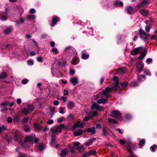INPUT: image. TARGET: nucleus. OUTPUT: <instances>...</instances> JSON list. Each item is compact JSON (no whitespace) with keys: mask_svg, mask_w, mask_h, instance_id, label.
<instances>
[{"mask_svg":"<svg viewBox=\"0 0 157 157\" xmlns=\"http://www.w3.org/2000/svg\"><path fill=\"white\" fill-rule=\"evenodd\" d=\"M143 78L144 80L145 79V76L144 75H142L138 77V80L140 81L141 80V78Z\"/></svg>","mask_w":157,"mask_h":157,"instance_id":"603ef678","label":"nucleus"},{"mask_svg":"<svg viewBox=\"0 0 157 157\" xmlns=\"http://www.w3.org/2000/svg\"><path fill=\"white\" fill-rule=\"evenodd\" d=\"M7 18L6 14L3 12H0V19L2 21H5Z\"/></svg>","mask_w":157,"mask_h":157,"instance_id":"f8f14e48","label":"nucleus"},{"mask_svg":"<svg viewBox=\"0 0 157 157\" xmlns=\"http://www.w3.org/2000/svg\"><path fill=\"white\" fill-rule=\"evenodd\" d=\"M24 19L22 18L21 17L19 20H18L15 22L16 24L17 25H19L21 24L24 22Z\"/></svg>","mask_w":157,"mask_h":157,"instance_id":"5701e85b","label":"nucleus"},{"mask_svg":"<svg viewBox=\"0 0 157 157\" xmlns=\"http://www.w3.org/2000/svg\"><path fill=\"white\" fill-rule=\"evenodd\" d=\"M2 105L3 106H6L7 105H9L10 106H11L14 105V102L13 101H12L11 103H10L9 102L6 101L2 103Z\"/></svg>","mask_w":157,"mask_h":157,"instance_id":"4be33fe9","label":"nucleus"},{"mask_svg":"<svg viewBox=\"0 0 157 157\" xmlns=\"http://www.w3.org/2000/svg\"><path fill=\"white\" fill-rule=\"evenodd\" d=\"M28 82V80L27 79H24L22 81V83L23 84H25Z\"/></svg>","mask_w":157,"mask_h":157,"instance_id":"49530a36","label":"nucleus"},{"mask_svg":"<svg viewBox=\"0 0 157 157\" xmlns=\"http://www.w3.org/2000/svg\"><path fill=\"white\" fill-rule=\"evenodd\" d=\"M7 76V74L5 72H2L0 74V78L1 79H4Z\"/></svg>","mask_w":157,"mask_h":157,"instance_id":"c85d7f7f","label":"nucleus"},{"mask_svg":"<svg viewBox=\"0 0 157 157\" xmlns=\"http://www.w3.org/2000/svg\"><path fill=\"white\" fill-rule=\"evenodd\" d=\"M52 52L55 53V54H57L58 53V49L56 48H54L52 49Z\"/></svg>","mask_w":157,"mask_h":157,"instance_id":"58836bf2","label":"nucleus"},{"mask_svg":"<svg viewBox=\"0 0 157 157\" xmlns=\"http://www.w3.org/2000/svg\"><path fill=\"white\" fill-rule=\"evenodd\" d=\"M90 155L88 153V152L84 153L82 155V157H87L88 156H89Z\"/></svg>","mask_w":157,"mask_h":157,"instance_id":"0e129e2a","label":"nucleus"},{"mask_svg":"<svg viewBox=\"0 0 157 157\" xmlns=\"http://www.w3.org/2000/svg\"><path fill=\"white\" fill-rule=\"evenodd\" d=\"M19 134L18 132L17 131H16L15 133L14 134V136L13 138L16 141H17L18 140L19 138Z\"/></svg>","mask_w":157,"mask_h":157,"instance_id":"bb28decb","label":"nucleus"},{"mask_svg":"<svg viewBox=\"0 0 157 157\" xmlns=\"http://www.w3.org/2000/svg\"><path fill=\"white\" fill-rule=\"evenodd\" d=\"M144 72L145 74L148 75H151V73L148 70L145 69Z\"/></svg>","mask_w":157,"mask_h":157,"instance_id":"37998d69","label":"nucleus"},{"mask_svg":"<svg viewBox=\"0 0 157 157\" xmlns=\"http://www.w3.org/2000/svg\"><path fill=\"white\" fill-rule=\"evenodd\" d=\"M54 123V121L52 120H49L47 122V123L48 124H52Z\"/></svg>","mask_w":157,"mask_h":157,"instance_id":"13d9d810","label":"nucleus"},{"mask_svg":"<svg viewBox=\"0 0 157 157\" xmlns=\"http://www.w3.org/2000/svg\"><path fill=\"white\" fill-rule=\"evenodd\" d=\"M67 97H64L63 96H62L60 98V100H61L63 101V102H65L66 101V99H67Z\"/></svg>","mask_w":157,"mask_h":157,"instance_id":"8fccbe9b","label":"nucleus"},{"mask_svg":"<svg viewBox=\"0 0 157 157\" xmlns=\"http://www.w3.org/2000/svg\"><path fill=\"white\" fill-rule=\"evenodd\" d=\"M106 129H107V127H106L105 128L104 127V128H102V135L103 136H106L107 133V131H106Z\"/></svg>","mask_w":157,"mask_h":157,"instance_id":"2f4dec72","label":"nucleus"},{"mask_svg":"<svg viewBox=\"0 0 157 157\" xmlns=\"http://www.w3.org/2000/svg\"><path fill=\"white\" fill-rule=\"evenodd\" d=\"M121 113L119 111L114 110L111 113L110 116L116 118L120 117L121 116Z\"/></svg>","mask_w":157,"mask_h":157,"instance_id":"6e6552de","label":"nucleus"},{"mask_svg":"<svg viewBox=\"0 0 157 157\" xmlns=\"http://www.w3.org/2000/svg\"><path fill=\"white\" fill-rule=\"evenodd\" d=\"M96 127L97 129H100L101 128V125L100 124L98 123L96 125Z\"/></svg>","mask_w":157,"mask_h":157,"instance_id":"69168bd1","label":"nucleus"},{"mask_svg":"<svg viewBox=\"0 0 157 157\" xmlns=\"http://www.w3.org/2000/svg\"><path fill=\"white\" fill-rule=\"evenodd\" d=\"M27 107L28 108L23 107L21 109V111L23 114L26 115L34 110V106L31 104L28 105Z\"/></svg>","mask_w":157,"mask_h":157,"instance_id":"f03ea898","label":"nucleus"},{"mask_svg":"<svg viewBox=\"0 0 157 157\" xmlns=\"http://www.w3.org/2000/svg\"><path fill=\"white\" fill-rule=\"evenodd\" d=\"M140 12V14L144 16L147 15L148 14V12L144 9H141Z\"/></svg>","mask_w":157,"mask_h":157,"instance_id":"393cba45","label":"nucleus"},{"mask_svg":"<svg viewBox=\"0 0 157 157\" xmlns=\"http://www.w3.org/2000/svg\"><path fill=\"white\" fill-rule=\"evenodd\" d=\"M78 82V78L77 77H74L70 79V82L74 85L77 84Z\"/></svg>","mask_w":157,"mask_h":157,"instance_id":"4468645a","label":"nucleus"},{"mask_svg":"<svg viewBox=\"0 0 157 157\" xmlns=\"http://www.w3.org/2000/svg\"><path fill=\"white\" fill-rule=\"evenodd\" d=\"M147 3L144 1L142 2H141L138 5L137 7L138 8H142L145 6L147 5Z\"/></svg>","mask_w":157,"mask_h":157,"instance_id":"412c9836","label":"nucleus"},{"mask_svg":"<svg viewBox=\"0 0 157 157\" xmlns=\"http://www.w3.org/2000/svg\"><path fill=\"white\" fill-rule=\"evenodd\" d=\"M85 52L84 51L82 53V57L83 59H86L89 58V55L88 54H85L83 52Z\"/></svg>","mask_w":157,"mask_h":157,"instance_id":"c756f323","label":"nucleus"},{"mask_svg":"<svg viewBox=\"0 0 157 157\" xmlns=\"http://www.w3.org/2000/svg\"><path fill=\"white\" fill-rule=\"evenodd\" d=\"M125 70L124 68H121L117 70V74H121L122 73H125Z\"/></svg>","mask_w":157,"mask_h":157,"instance_id":"a878e982","label":"nucleus"},{"mask_svg":"<svg viewBox=\"0 0 157 157\" xmlns=\"http://www.w3.org/2000/svg\"><path fill=\"white\" fill-rule=\"evenodd\" d=\"M27 17L28 20H34L35 18V16L34 15H29L27 16Z\"/></svg>","mask_w":157,"mask_h":157,"instance_id":"7c9ffc66","label":"nucleus"},{"mask_svg":"<svg viewBox=\"0 0 157 157\" xmlns=\"http://www.w3.org/2000/svg\"><path fill=\"white\" fill-rule=\"evenodd\" d=\"M83 133V131L81 129L76 130L74 133V135L75 136H78L81 135Z\"/></svg>","mask_w":157,"mask_h":157,"instance_id":"ddd939ff","label":"nucleus"},{"mask_svg":"<svg viewBox=\"0 0 157 157\" xmlns=\"http://www.w3.org/2000/svg\"><path fill=\"white\" fill-rule=\"evenodd\" d=\"M139 32L140 38L144 40H146L147 37L146 33L144 30L141 29H140Z\"/></svg>","mask_w":157,"mask_h":157,"instance_id":"423d86ee","label":"nucleus"},{"mask_svg":"<svg viewBox=\"0 0 157 157\" xmlns=\"http://www.w3.org/2000/svg\"><path fill=\"white\" fill-rule=\"evenodd\" d=\"M90 119V117L88 116L85 117L83 118V120L84 121H87Z\"/></svg>","mask_w":157,"mask_h":157,"instance_id":"774afa93","label":"nucleus"},{"mask_svg":"<svg viewBox=\"0 0 157 157\" xmlns=\"http://www.w3.org/2000/svg\"><path fill=\"white\" fill-rule=\"evenodd\" d=\"M145 54L144 53L142 54L139 57V59H143L145 56Z\"/></svg>","mask_w":157,"mask_h":157,"instance_id":"338daca9","label":"nucleus"},{"mask_svg":"<svg viewBox=\"0 0 157 157\" xmlns=\"http://www.w3.org/2000/svg\"><path fill=\"white\" fill-rule=\"evenodd\" d=\"M37 61L39 62H42L43 61V58L41 56H39L37 58Z\"/></svg>","mask_w":157,"mask_h":157,"instance_id":"79ce46f5","label":"nucleus"},{"mask_svg":"<svg viewBox=\"0 0 157 157\" xmlns=\"http://www.w3.org/2000/svg\"><path fill=\"white\" fill-rule=\"evenodd\" d=\"M133 10V8L131 6H129L126 8V11L129 14H131V13Z\"/></svg>","mask_w":157,"mask_h":157,"instance_id":"b1692460","label":"nucleus"},{"mask_svg":"<svg viewBox=\"0 0 157 157\" xmlns=\"http://www.w3.org/2000/svg\"><path fill=\"white\" fill-rule=\"evenodd\" d=\"M85 124V123L83 122H80L78 121H77L74 125L72 129L73 130H75L77 128H82V127L83 125Z\"/></svg>","mask_w":157,"mask_h":157,"instance_id":"0eeeda50","label":"nucleus"},{"mask_svg":"<svg viewBox=\"0 0 157 157\" xmlns=\"http://www.w3.org/2000/svg\"><path fill=\"white\" fill-rule=\"evenodd\" d=\"M108 121L109 123L113 122L114 124H116L117 123V121H116L111 119L109 118Z\"/></svg>","mask_w":157,"mask_h":157,"instance_id":"c03bdc74","label":"nucleus"},{"mask_svg":"<svg viewBox=\"0 0 157 157\" xmlns=\"http://www.w3.org/2000/svg\"><path fill=\"white\" fill-rule=\"evenodd\" d=\"M64 119V117H61L57 119V121L58 122H62Z\"/></svg>","mask_w":157,"mask_h":157,"instance_id":"de8ad7c7","label":"nucleus"},{"mask_svg":"<svg viewBox=\"0 0 157 157\" xmlns=\"http://www.w3.org/2000/svg\"><path fill=\"white\" fill-rule=\"evenodd\" d=\"M113 80L115 82L112 85V88L115 90H117V88L118 87L119 78L117 76H114L113 78Z\"/></svg>","mask_w":157,"mask_h":157,"instance_id":"39448f33","label":"nucleus"},{"mask_svg":"<svg viewBox=\"0 0 157 157\" xmlns=\"http://www.w3.org/2000/svg\"><path fill=\"white\" fill-rule=\"evenodd\" d=\"M127 150L130 153V155L131 156H132V154L131 152V149L129 146H128L127 147Z\"/></svg>","mask_w":157,"mask_h":157,"instance_id":"864d4df0","label":"nucleus"},{"mask_svg":"<svg viewBox=\"0 0 157 157\" xmlns=\"http://www.w3.org/2000/svg\"><path fill=\"white\" fill-rule=\"evenodd\" d=\"M34 127L36 130H39L40 128L41 127L39 124L36 123H34Z\"/></svg>","mask_w":157,"mask_h":157,"instance_id":"c9c22d12","label":"nucleus"},{"mask_svg":"<svg viewBox=\"0 0 157 157\" xmlns=\"http://www.w3.org/2000/svg\"><path fill=\"white\" fill-rule=\"evenodd\" d=\"M128 83L127 82H123L121 84V86L123 88L125 87L128 86Z\"/></svg>","mask_w":157,"mask_h":157,"instance_id":"e433bc0d","label":"nucleus"},{"mask_svg":"<svg viewBox=\"0 0 157 157\" xmlns=\"http://www.w3.org/2000/svg\"><path fill=\"white\" fill-rule=\"evenodd\" d=\"M116 2L117 5H120L121 6H122L123 5V3L122 2H120V1H117Z\"/></svg>","mask_w":157,"mask_h":157,"instance_id":"6e6d98bb","label":"nucleus"},{"mask_svg":"<svg viewBox=\"0 0 157 157\" xmlns=\"http://www.w3.org/2000/svg\"><path fill=\"white\" fill-rule=\"evenodd\" d=\"M28 119L29 118L27 117H24L22 121L23 123H26L28 121Z\"/></svg>","mask_w":157,"mask_h":157,"instance_id":"4d7b16f0","label":"nucleus"},{"mask_svg":"<svg viewBox=\"0 0 157 157\" xmlns=\"http://www.w3.org/2000/svg\"><path fill=\"white\" fill-rule=\"evenodd\" d=\"M38 148L40 151H42L44 148V145L43 144H40L38 146Z\"/></svg>","mask_w":157,"mask_h":157,"instance_id":"f704fd0d","label":"nucleus"},{"mask_svg":"<svg viewBox=\"0 0 157 157\" xmlns=\"http://www.w3.org/2000/svg\"><path fill=\"white\" fill-rule=\"evenodd\" d=\"M157 147V146L154 144L151 147V149L152 151H155V148Z\"/></svg>","mask_w":157,"mask_h":157,"instance_id":"3c124183","label":"nucleus"},{"mask_svg":"<svg viewBox=\"0 0 157 157\" xmlns=\"http://www.w3.org/2000/svg\"><path fill=\"white\" fill-rule=\"evenodd\" d=\"M152 61V59L151 58H149L147 59L146 60V62L147 63H150Z\"/></svg>","mask_w":157,"mask_h":157,"instance_id":"e2e57ef3","label":"nucleus"},{"mask_svg":"<svg viewBox=\"0 0 157 157\" xmlns=\"http://www.w3.org/2000/svg\"><path fill=\"white\" fill-rule=\"evenodd\" d=\"M66 51L72 53V55H73L74 57H77V52H75L74 48L70 46H67L65 48L64 51Z\"/></svg>","mask_w":157,"mask_h":157,"instance_id":"20e7f679","label":"nucleus"},{"mask_svg":"<svg viewBox=\"0 0 157 157\" xmlns=\"http://www.w3.org/2000/svg\"><path fill=\"white\" fill-rule=\"evenodd\" d=\"M107 99H99L97 100V102L98 103H103L104 104L107 102Z\"/></svg>","mask_w":157,"mask_h":157,"instance_id":"cd10ccee","label":"nucleus"},{"mask_svg":"<svg viewBox=\"0 0 157 157\" xmlns=\"http://www.w3.org/2000/svg\"><path fill=\"white\" fill-rule=\"evenodd\" d=\"M144 68V65L141 63H138L137 64V69L139 72H141L143 71Z\"/></svg>","mask_w":157,"mask_h":157,"instance_id":"2eb2a0df","label":"nucleus"},{"mask_svg":"<svg viewBox=\"0 0 157 157\" xmlns=\"http://www.w3.org/2000/svg\"><path fill=\"white\" fill-rule=\"evenodd\" d=\"M87 132L90 133L92 135L94 134L96 132L95 128L92 127L88 128L87 129Z\"/></svg>","mask_w":157,"mask_h":157,"instance_id":"dca6fc26","label":"nucleus"},{"mask_svg":"<svg viewBox=\"0 0 157 157\" xmlns=\"http://www.w3.org/2000/svg\"><path fill=\"white\" fill-rule=\"evenodd\" d=\"M64 126V124H61L59 126L53 127L51 128L50 131L53 134H58L61 132L62 129Z\"/></svg>","mask_w":157,"mask_h":157,"instance_id":"f257e3e1","label":"nucleus"},{"mask_svg":"<svg viewBox=\"0 0 157 157\" xmlns=\"http://www.w3.org/2000/svg\"><path fill=\"white\" fill-rule=\"evenodd\" d=\"M85 112L86 113L90 116L91 114L92 111H91L89 109H86V110Z\"/></svg>","mask_w":157,"mask_h":157,"instance_id":"bf43d9fd","label":"nucleus"},{"mask_svg":"<svg viewBox=\"0 0 157 157\" xmlns=\"http://www.w3.org/2000/svg\"><path fill=\"white\" fill-rule=\"evenodd\" d=\"M64 109L62 107H60L59 108V113L61 114H63L64 113V112L63 111Z\"/></svg>","mask_w":157,"mask_h":157,"instance_id":"ea45409f","label":"nucleus"},{"mask_svg":"<svg viewBox=\"0 0 157 157\" xmlns=\"http://www.w3.org/2000/svg\"><path fill=\"white\" fill-rule=\"evenodd\" d=\"M74 106V102L71 101H69L67 104V107L68 109H71Z\"/></svg>","mask_w":157,"mask_h":157,"instance_id":"aec40b11","label":"nucleus"},{"mask_svg":"<svg viewBox=\"0 0 157 157\" xmlns=\"http://www.w3.org/2000/svg\"><path fill=\"white\" fill-rule=\"evenodd\" d=\"M143 48L138 47L134 49L131 52V54L132 55H134L138 54L140 51V50L142 49Z\"/></svg>","mask_w":157,"mask_h":157,"instance_id":"9b49d317","label":"nucleus"},{"mask_svg":"<svg viewBox=\"0 0 157 157\" xmlns=\"http://www.w3.org/2000/svg\"><path fill=\"white\" fill-rule=\"evenodd\" d=\"M28 64L29 65H32L33 64V60H29L27 62Z\"/></svg>","mask_w":157,"mask_h":157,"instance_id":"a18cd8bd","label":"nucleus"},{"mask_svg":"<svg viewBox=\"0 0 157 157\" xmlns=\"http://www.w3.org/2000/svg\"><path fill=\"white\" fill-rule=\"evenodd\" d=\"M68 152V149H65L63 150L60 153L61 157H65L66 156Z\"/></svg>","mask_w":157,"mask_h":157,"instance_id":"f3484780","label":"nucleus"},{"mask_svg":"<svg viewBox=\"0 0 157 157\" xmlns=\"http://www.w3.org/2000/svg\"><path fill=\"white\" fill-rule=\"evenodd\" d=\"M12 30V29L10 27H9L5 29L4 31V32L6 34H7L10 33L11 32Z\"/></svg>","mask_w":157,"mask_h":157,"instance_id":"72a5a7b5","label":"nucleus"},{"mask_svg":"<svg viewBox=\"0 0 157 157\" xmlns=\"http://www.w3.org/2000/svg\"><path fill=\"white\" fill-rule=\"evenodd\" d=\"M95 152L94 150H91L88 152V153L90 156L91 155H93Z\"/></svg>","mask_w":157,"mask_h":157,"instance_id":"052dcab7","label":"nucleus"},{"mask_svg":"<svg viewBox=\"0 0 157 157\" xmlns=\"http://www.w3.org/2000/svg\"><path fill=\"white\" fill-rule=\"evenodd\" d=\"M58 17H53L52 19V23L51 24V26H53L57 23V21H58Z\"/></svg>","mask_w":157,"mask_h":157,"instance_id":"a211bd4d","label":"nucleus"},{"mask_svg":"<svg viewBox=\"0 0 157 157\" xmlns=\"http://www.w3.org/2000/svg\"><path fill=\"white\" fill-rule=\"evenodd\" d=\"M131 85L132 87H136L138 85V83L136 82H132L131 83Z\"/></svg>","mask_w":157,"mask_h":157,"instance_id":"4c0bfd02","label":"nucleus"},{"mask_svg":"<svg viewBox=\"0 0 157 157\" xmlns=\"http://www.w3.org/2000/svg\"><path fill=\"white\" fill-rule=\"evenodd\" d=\"M77 149L80 152H81L82 150L83 147L82 146H79L78 147Z\"/></svg>","mask_w":157,"mask_h":157,"instance_id":"680f3d73","label":"nucleus"},{"mask_svg":"<svg viewBox=\"0 0 157 157\" xmlns=\"http://www.w3.org/2000/svg\"><path fill=\"white\" fill-rule=\"evenodd\" d=\"M33 138L31 136H29L27 137L24 140V143H22L21 144V146L24 148H25L26 146L25 145V143L28 142V141H31L33 140Z\"/></svg>","mask_w":157,"mask_h":157,"instance_id":"9d476101","label":"nucleus"},{"mask_svg":"<svg viewBox=\"0 0 157 157\" xmlns=\"http://www.w3.org/2000/svg\"><path fill=\"white\" fill-rule=\"evenodd\" d=\"M5 127L4 126H2V127L0 126V133L5 131Z\"/></svg>","mask_w":157,"mask_h":157,"instance_id":"09e8293b","label":"nucleus"},{"mask_svg":"<svg viewBox=\"0 0 157 157\" xmlns=\"http://www.w3.org/2000/svg\"><path fill=\"white\" fill-rule=\"evenodd\" d=\"M96 138H92L90 139L87 142H86L85 144L86 146H89L91 144L94 142Z\"/></svg>","mask_w":157,"mask_h":157,"instance_id":"6ab92c4d","label":"nucleus"},{"mask_svg":"<svg viewBox=\"0 0 157 157\" xmlns=\"http://www.w3.org/2000/svg\"><path fill=\"white\" fill-rule=\"evenodd\" d=\"M97 112L96 111H94L93 112L92 111L91 114L90 116L93 117L96 116L97 115Z\"/></svg>","mask_w":157,"mask_h":157,"instance_id":"a19ab883","label":"nucleus"},{"mask_svg":"<svg viewBox=\"0 0 157 157\" xmlns=\"http://www.w3.org/2000/svg\"><path fill=\"white\" fill-rule=\"evenodd\" d=\"M94 109H95L98 111H101L103 110V108L102 107L99 106L98 104L95 103L93 104L91 107L92 110Z\"/></svg>","mask_w":157,"mask_h":157,"instance_id":"1a4fd4ad","label":"nucleus"},{"mask_svg":"<svg viewBox=\"0 0 157 157\" xmlns=\"http://www.w3.org/2000/svg\"><path fill=\"white\" fill-rule=\"evenodd\" d=\"M102 97H105L107 99L108 98V87H107L105 90L103 91L102 92L100 93L97 95L94 96V99H97L100 96Z\"/></svg>","mask_w":157,"mask_h":157,"instance_id":"7ed1b4c3","label":"nucleus"},{"mask_svg":"<svg viewBox=\"0 0 157 157\" xmlns=\"http://www.w3.org/2000/svg\"><path fill=\"white\" fill-rule=\"evenodd\" d=\"M150 29V27L149 25H147L145 28V30L147 32H148L149 31Z\"/></svg>","mask_w":157,"mask_h":157,"instance_id":"5fc2aeb1","label":"nucleus"},{"mask_svg":"<svg viewBox=\"0 0 157 157\" xmlns=\"http://www.w3.org/2000/svg\"><path fill=\"white\" fill-rule=\"evenodd\" d=\"M145 142L144 139H142L139 141V145L140 147H142L144 144Z\"/></svg>","mask_w":157,"mask_h":157,"instance_id":"473e14b6","label":"nucleus"}]
</instances>
